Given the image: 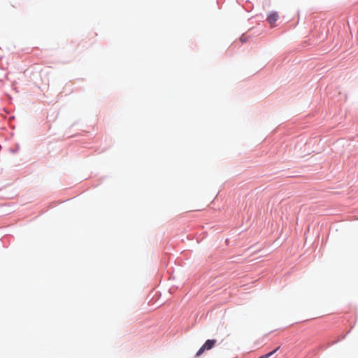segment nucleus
<instances>
[{
  "label": "nucleus",
  "instance_id": "20e7f679",
  "mask_svg": "<svg viewBox=\"0 0 358 358\" xmlns=\"http://www.w3.org/2000/svg\"><path fill=\"white\" fill-rule=\"evenodd\" d=\"M240 40L242 43H245L247 41V38L245 35H242Z\"/></svg>",
  "mask_w": 358,
  "mask_h": 358
},
{
  "label": "nucleus",
  "instance_id": "f03ea898",
  "mask_svg": "<svg viewBox=\"0 0 358 358\" xmlns=\"http://www.w3.org/2000/svg\"><path fill=\"white\" fill-rule=\"evenodd\" d=\"M278 14L275 11H272L268 14L267 20L271 27L275 26V23L278 20Z\"/></svg>",
  "mask_w": 358,
  "mask_h": 358
},
{
  "label": "nucleus",
  "instance_id": "f257e3e1",
  "mask_svg": "<svg viewBox=\"0 0 358 358\" xmlns=\"http://www.w3.org/2000/svg\"><path fill=\"white\" fill-rule=\"evenodd\" d=\"M216 340H207L206 343L201 347L196 354V357L200 356L205 350H209L212 349L216 343Z\"/></svg>",
  "mask_w": 358,
  "mask_h": 358
},
{
  "label": "nucleus",
  "instance_id": "7ed1b4c3",
  "mask_svg": "<svg viewBox=\"0 0 358 358\" xmlns=\"http://www.w3.org/2000/svg\"><path fill=\"white\" fill-rule=\"evenodd\" d=\"M280 348V347H278L277 348H275L274 350H273L272 352H269V353H267L264 355H262L259 358H268L270 357L272 355H273L278 349Z\"/></svg>",
  "mask_w": 358,
  "mask_h": 358
}]
</instances>
